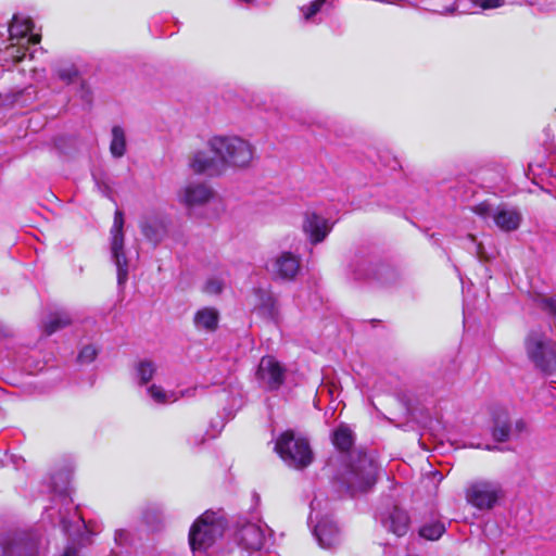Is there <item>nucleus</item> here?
<instances>
[{
  "label": "nucleus",
  "instance_id": "obj_19",
  "mask_svg": "<svg viewBox=\"0 0 556 556\" xmlns=\"http://www.w3.org/2000/svg\"><path fill=\"white\" fill-rule=\"evenodd\" d=\"M493 438L498 442H505L511 437V426L508 422V413L505 409L493 412Z\"/></svg>",
  "mask_w": 556,
  "mask_h": 556
},
{
  "label": "nucleus",
  "instance_id": "obj_10",
  "mask_svg": "<svg viewBox=\"0 0 556 556\" xmlns=\"http://www.w3.org/2000/svg\"><path fill=\"white\" fill-rule=\"evenodd\" d=\"M283 368L271 356L262 357L256 376L258 380L269 390L278 389L283 382Z\"/></svg>",
  "mask_w": 556,
  "mask_h": 556
},
{
  "label": "nucleus",
  "instance_id": "obj_32",
  "mask_svg": "<svg viewBox=\"0 0 556 556\" xmlns=\"http://www.w3.org/2000/svg\"><path fill=\"white\" fill-rule=\"evenodd\" d=\"M475 7L482 10L497 9L504 5L505 0H470Z\"/></svg>",
  "mask_w": 556,
  "mask_h": 556
},
{
  "label": "nucleus",
  "instance_id": "obj_29",
  "mask_svg": "<svg viewBox=\"0 0 556 556\" xmlns=\"http://www.w3.org/2000/svg\"><path fill=\"white\" fill-rule=\"evenodd\" d=\"M26 51L27 47H16L15 45H11L7 48L5 53L13 60V62H21L25 58Z\"/></svg>",
  "mask_w": 556,
  "mask_h": 556
},
{
  "label": "nucleus",
  "instance_id": "obj_25",
  "mask_svg": "<svg viewBox=\"0 0 556 556\" xmlns=\"http://www.w3.org/2000/svg\"><path fill=\"white\" fill-rule=\"evenodd\" d=\"M446 528L443 522L440 520H434L432 522H426L419 528V535L426 540L435 541L439 540Z\"/></svg>",
  "mask_w": 556,
  "mask_h": 556
},
{
  "label": "nucleus",
  "instance_id": "obj_1",
  "mask_svg": "<svg viewBox=\"0 0 556 556\" xmlns=\"http://www.w3.org/2000/svg\"><path fill=\"white\" fill-rule=\"evenodd\" d=\"M207 147L227 167L248 168L254 159L255 148L247 139L239 136H214L207 141Z\"/></svg>",
  "mask_w": 556,
  "mask_h": 556
},
{
  "label": "nucleus",
  "instance_id": "obj_26",
  "mask_svg": "<svg viewBox=\"0 0 556 556\" xmlns=\"http://www.w3.org/2000/svg\"><path fill=\"white\" fill-rule=\"evenodd\" d=\"M156 372V365L149 359L140 361L136 366V377L140 384L150 382Z\"/></svg>",
  "mask_w": 556,
  "mask_h": 556
},
{
  "label": "nucleus",
  "instance_id": "obj_31",
  "mask_svg": "<svg viewBox=\"0 0 556 556\" xmlns=\"http://www.w3.org/2000/svg\"><path fill=\"white\" fill-rule=\"evenodd\" d=\"M494 211H495V207H493L488 202H481L472 207V212L483 218H486V217L493 218Z\"/></svg>",
  "mask_w": 556,
  "mask_h": 556
},
{
  "label": "nucleus",
  "instance_id": "obj_5",
  "mask_svg": "<svg viewBox=\"0 0 556 556\" xmlns=\"http://www.w3.org/2000/svg\"><path fill=\"white\" fill-rule=\"evenodd\" d=\"M528 358L543 372L556 371V343L540 330H532L525 340Z\"/></svg>",
  "mask_w": 556,
  "mask_h": 556
},
{
  "label": "nucleus",
  "instance_id": "obj_39",
  "mask_svg": "<svg viewBox=\"0 0 556 556\" xmlns=\"http://www.w3.org/2000/svg\"><path fill=\"white\" fill-rule=\"evenodd\" d=\"M61 556H80V555L75 547L67 546Z\"/></svg>",
  "mask_w": 556,
  "mask_h": 556
},
{
  "label": "nucleus",
  "instance_id": "obj_22",
  "mask_svg": "<svg viewBox=\"0 0 556 556\" xmlns=\"http://www.w3.org/2000/svg\"><path fill=\"white\" fill-rule=\"evenodd\" d=\"M332 442L338 450L342 452L349 451L354 443L352 430L346 426H340L333 432Z\"/></svg>",
  "mask_w": 556,
  "mask_h": 556
},
{
  "label": "nucleus",
  "instance_id": "obj_30",
  "mask_svg": "<svg viewBox=\"0 0 556 556\" xmlns=\"http://www.w3.org/2000/svg\"><path fill=\"white\" fill-rule=\"evenodd\" d=\"M224 289V282L219 278H210L205 286L204 292L207 294H219Z\"/></svg>",
  "mask_w": 556,
  "mask_h": 556
},
{
  "label": "nucleus",
  "instance_id": "obj_38",
  "mask_svg": "<svg viewBox=\"0 0 556 556\" xmlns=\"http://www.w3.org/2000/svg\"><path fill=\"white\" fill-rule=\"evenodd\" d=\"M429 479H430V483L438 485L442 482L443 475L441 472L434 470V471L430 472Z\"/></svg>",
  "mask_w": 556,
  "mask_h": 556
},
{
  "label": "nucleus",
  "instance_id": "obj_23",
  "mask_svg": "<svg viewBox=\"0 0 556 556\" xmlns=\"http://www.w3.org/2000/svg\"><path fill=\"white\" fill-rule=\"evenodd\" d=\"M110 152L114 157H122L126 152V138L124 129L121 126L112 128V140Z\"/></svg>",
  "mask_w": 556,
  "mask_h": 556
},
{
  "label": "nucleus",
  "instance_id": "obj_16",
  "mask_svg": "<svg viewBox=\"0 0 556 556\" xmlns=\"http://www.w3.org/2000/svg\"><path fill=\"white\" fill-rule=\"evenodd\" d=\"M466 498L479 509H490L498 500V494L495 489H467Z\"/></svg>",
  "mask_w": 556,
  "mask_h": 556
},
{
  "label": "nucleus",
  "instance_id": "obj_18",
  "mask_svg": "<svg viewBox=\"0 0 556 556\" xmlns=\"http://www.w3.org/2000/svg\"><path fill=\"white\" fill-rule=\"evenodd\" d=\"M219 313L214 307H203L195 312L193 324L198 330L213 332L217 329Z\"/></svg>",
  "mask_w": 556,
  "mask_h": 556
},
{
  "label": "nucleus",
  "instance_id": "obj_34",
  "mask_svg": "<svg viewBox=\"0 0 556 556\" xmlns=\"http://www.w3.org/2000/svg\"><path fill=\"white\" fill-rule=\"evenodd\" d=\"M58 76L61 80L65 81L66 84L72 83L75 77L77 76V71L74 66H68L64 68H60L58 71Z\"/></svg>",
  "mask_w": 556,
  "mask_h": 556
},
{
  "label": "nucleus",
  "instance_id": "obj_2",
  "mask_svg": "<svg viewBox=\"0 0 556 556\" xmlns=\"http://www.w3.org/2000/svg\"><path fill=\"white\" fill-rule=\"evenodd\" d=\"M326 489H318L311 502L308 522L313 526V533L323 548H332L340 543V531L332 519L323 515L329 508Z\"/></svg>",
  "mask_w": 556,
  "mask_h": 556
},
{
  "label": "nucleus",
  "instance_id": "obj_6",
  "mask_svg": "<svg viewBox=\"0 0 556 556\" xmlns=\"http://www.w3.org/2000/svg\"><path fill=\"white\" fill-rule=\"evenodd\" d=\"M381 470L372 456L357 453L352 456L349 465V480L358 486H374L379 482Z\"/></svg>",
  "mask_w": 556,
  "mask_h": 556
},
{
  "label": "nucleus",
  "instance_id": "obj_8",
  "mask_svg": "<svg viewBox=\"0 0 556 556\" xmlns=\"http://www.w3.org/2000/svg\"><path fill=\"white\" fill-rule=\"evenodd\" d=\"M378 518L389 532L399 538L404 536L409 530L410 517L396 501L388 502L379 510Z\"/></svg>",
  "mask_w": 556,
  "mask_h": 556
},
{
  "label": "nucleus",
  "instance_id": "obj_11",
  "mask_svg": "<svg viewBox=\"0 0 556 556\" xmlns=\"http://www.w3.org/2000/svg\"><path fill=\"white\" fill-rule=\"evenodd\" d=\"M190 169L199 175L219 176L225 170L219 157L212 156L206 151H195L189 160Z\"/></svg>",
  "mask_w": 556,
  "mask_h": 556
},
{
  "label": "nucleus",
  "instance_id": "obj_14",
  "mask_svg": "<svg viewBox=\"0 0 556 556\" xmlns=\"http://www.w3.org/2000/svg\"><path fill=\"white\" fill-rule=\"evenodd\" d=\"M493 222L502 231L509 232L519 228L522 215L518 208L503 204L495 207Z\"/></svg>",
  "mask_w": 556,
  "mask_h": 556
},
{
  "label": "nucleus",
  "instance_id": "obj_20",
  "mask_svg": "<svg viewBox=\"0 0 556 556\" xmlns=\"http://www.w3.org/2000/svg\"><path fill=\"white\" fill-rule=\"evenodd\" d=\"M147 392L156 404L161 405L175 403L176 401L179 400L180 396L185 395L184 392L177 394L174 391H166L164 388L156 384H151L150 387H148Z\"/></svg>",
  "mask_w": 556,
  "mask_h": 556
},
{
  "label": "nucleus",
  "instance_id": "obj_41",
  "mask_svg": "<svg viewBox=\"0 0 556 556\" xmlns=\"http://www.w3.org/2000/svg\"><path fill=\"white\" fill-rule=\"evenodd\" d=\"M389 271V269L384 266H381L379 269H378V275H379V278L381 277L382 274Z\"/></svg>",
  "mask_w": 556,
  "mask_h": 556
},
{
  "label": "nucleus",
  "instance_id": "obj_35",
  "mask_svg": "<svg viewBox=\"0 0 556 556\" xmlns=\"http://www.w3.org/2000/svg\"><path fill=\"white\" fill-rule=\"evenodd\" d=\"M324 0H315L309 3L307 8H302V12L304 14L305 20H309L312 16H314L318 11H320Z\"/></svg>",
  "mask_w": 556,
  "mask_h": 556
},
{
  "label": "nucleus",
  "instance_id": "obj_3",
  "mask_svg": "<svg viewBox=\"0 0 556 556\" xmlns=\"http://www.w3.org/2000/svg\"><path fill=\"white\" fill-rule=\"evenodd\" d=\"M226 522L219 511L206 510L192 525L189 532V543L193 552L207 549L220 538Z\"/></svg>",
  "mask_w": 556,
  "mask_h": 556
},
{
  "label": "nucleus",
  "instance_id": "obj_17",
  "mask_svg": "<svg viewBox=\"0 0 556 556\" xmlns=\"http://www.w3.org/2000/svg\"><path fill=\"white\" fill-rule=\"evenodd\" d=\"M142 235L154 243L160 242L166 233V228L162 219L156 216H144L140 222Z\"/></svg>",
  "mask_w": 556,
  "mask_h": 556
},
{
  "label": "nucleus",
  "instance_id": "obj_28",
  "mask_svg": "<svg viewBox=\"0 0 556 556\" xmlns=\"http://www.w3.org/2000/svg\"><path fill=\"white\" fill-rule=\"evenodd\" d=\"M7 553L10 556H36L37 545L34 542L18 541Z\"/></svg>",
  "mask_w": 556,
  "mask_h": 556
},
{
  "label": "nucleus",
  "instance_id": "obj_12",
  "mask_svg": "<svg viewBox=\"0 0 556 556\" xmlns=\"http://www.w3.org/2000/svg\"><path fill=\"white\" fill-rule=\"evenodd\" d=\"M303 231L313 244L325 240L331 231L332 225L328 219L316 214L315 212H306L302 224Z\"/></svg>",
  "mask_w": 556,
  "mask_h": 556
},
{
  "label": "nucleus",
  "instance_id": "obj_9",
  "mask_svg": "<svg viewBox=\"0 0 556 556\" xmlns=\"http://www.w3.org/2000/svg\"><path fill=\"white\" fill-rule=\"evenodd\" d=\"M213 197V189L200 181H189L181 186L176 193L178 203L187 210L203 206L208 203Z\"/></svg>",
  "mask_w": 556,
  "mask_h": 556
},
{
  "label": "nucleus",
  "instance_id": "obj_15",
  "mask_svg": "<svg viewBox=\"0 0 556 556\" xmlns=\"http://www.w3.org/2000/svg\"><path fill=\"white\" fill-rule=\"evenodd\" d=\"M238 540L244 548L257 551L264 545L265 533L260 525L247 523L239 529Z\"/></svg>",
  "mask_w": 556,
  "mask_h": 556
},
{
  "label": "nucleus",
  "instance_id": "obj_37",
  "mask_svg": "<svg viewBox=\"0 0 556 556\" xmlns=\"http://www.w3.org/2000/svg\"><path fill=\"white\" fill-rule=\"evenodd\" d=\"M527 430V424L522 419H518L515 421L514 427H511V435H519Z\"/></svg>",
  "mask_w": 556,
  "mask_h": 556
},
{
  "label": "nucleus",
  "instance_id": "obj_36",
  "mask_svg": "<svg viewBox=\"0 0 556 556\" xmlns=\"http://www.w3.org/2000/svg\"><path fill=\"white\" fill-rule=\"evenodd\" d=\"M540 306L551 313V314H554L556 315V295L554 296H543L540 299Z\"/></svg>",
  "mask_w": 556,
  "mask_h": 556
},
{
  "label": "nucleus",
  "instance_id": "obj_4",
  "mask_svg": "<svg viewBox=\"0 0 556 556\" xmlns=\"http://www.w3.org/2000/svg\"><path fill=\"white\" fill-rule=\"evenodd\" d=\"M275 451L289 467L296 469L307 467L314 457L307 439L292 430H287L277 438Z\"/></svg>",
  "mask_w": 556,
  "mask_h": 556
},
{
  "label": "nucleus",
  "instance_id": "obj_21",
  "mask_svg": "<svg viewBox=\"0 0 556 556\" xmlns=\"http://www.w3.org/2000/svg\"><path fill=\"white\" fill-rule=\"evenodd\" d=\"M33 27L34 23L29 17H22L15 14L9 27L10 38H24L31 31Z\"/></svg>",
  "mask_w": 556,
  "mask_h": 556
},
{
  "label": "nucleus",
  "instance_id": "obj_13",
  "mask_svg": "<svg viewBox=\"0 0 556 556\" xmlns=\"http://www.w3.org/2000/svg\"><path fill=\"white\" fill-rule=\"evenodd\" d=\"M267 269L278 278L293 279L300 270V260L290 252H283L268 263Z\"/></svg>",
  "mask_w": 556,
  "mask_h": 556
},
{
  "label": "nucleus",
  "instance_id": "obj_42",
  "mask_svg": "<svg viewBox=\"0 0 556 556\" xmlns=\"http://www.w3.org/2000/svg\"><path fill=\"white\" fill-rule=\"evenodd\" d=\"M468 239H469L471 242H475V241H476V238H475L472 235H469V236H468Z\"/></svg>",
  "mask_w": 556,
  "mask_h": 556
},
{
  "label": "nucleus",
  "instance_id": "obj_40",
  "mask_svg": "<svg viewBox=\"0 0 556 556\" xmlns=\"http://www.w3.org/2000/svg\"><path fill=\"white\" fill-rule=\"evenodd\" d=\"M39 41H40L39 35H30L29 38L27 39V43H33V45L39 43Z\"/></svg>",
  "mask_w": 556,
  "mask_h": 556
},
{
  "label": "nucleus",
  "instance_id": "obj_24",
  "mask_svg": "<svg viewBox=\"0 0 556 556\" xmlns=\"http://www.w3.org/2000/svg\"><path fill=\"white\" fill-rule=\"evenodd\" d=\"M62 528L66 535L76 539L81 535L83 530L87 529V525L84 518L75 511L72 520L62 519Z\"/></svg>",
  "mask_w": 556,
  "mask_h": 556
},
{
  "label": "nucleus",
  "instance_id": "obj_27",
  "mask_svg": "<svg viewBox=\"0 0 556 556\" xmlns=\"http://www.w3.org/2000/svg\"><path fill=\"white\" fill-rule=\"evenodd\" d=\"M72 319L70 315L65 312L55 313L50 317V319L45 324V331L47 334H52L55 331L68 326Z\"/></svg>",
  "mask_w": 556,
  "mask_h": 556
},
{
  "label": "nucleus",
  "instance_id": "obj_7",
  "mask_svg": "<svg viewBox=\"0 0 556 556\" xmlns=\"http://www.w3.org/2000/svg\"><path fill=\"white\" fill-rule=\"evenodd\" d=\"M124 216L121 211L114 214V222L111 228V253L117 269V283L123 286L128 278V261L124 252Z\"/></svg>",
  "mask_w": 556,
  "mask_h": 556
},
{
  "label": "nucleus",
  "instance_id": "obj_33",
  "mask_svg": "<svg viewBox=\"0 0 556 556\" xmlns=\"http://www.w3.org/2000/svg\"><path fill=\"white\" fill-rule=\"evenodd\" d=\"M97 356V350L92 345H86L81 349L78 354V361L80 363H91Z\"/></svg>",
  "mask_w": 556,
  "mask_h": 556
}]
</instances>
